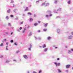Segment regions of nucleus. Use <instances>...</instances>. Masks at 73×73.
<instances>
[{
  "mask_svg": "<svg viewBox=\"0 0 73 73\" xmlns=\"http://www.w3.org/2000/svg\"><path fill=\"white\" fill-rule=\"evenodd\" d=\"M13 61H16V60H13Z\"/></svg>",
  "mask_w": 73,
  "mask_h": 73,
  "instance_id": "obj_63",
  "label": "nucleus"
},
{
  "mask_svg": "<svg viewBox=\"0 0 73 73\" xmlns=\"http://www.w3.org/2000/svg\"><path fill=\"white\" fill-rule=\"evenodd\" d=\"M54 64L55 65H56V66H60V63H57V62H55L54 63Z\"/></svg>",
  "mask_w": 73,
  "mask_h": 73,
  "instance_id": "obj_2",
  "label": "nucleus"
},
{
  "mask_svg": "<svg viewBox=\"0 0 73 73\" xmlns=\"http://www.w3.org/2000/svg\"><path fill=\"white\" fill-rule=\"evenodd\" d=\"M38 39L39 40H40L41 39V38L40 37H39L38 38Z\"/></svg>",
  "mask_w": 73,
  "mask_h": 73,
  "instance_id": "obj_39",
  "label": "nucleus"
},
{
  "mask_svg": "<svg viewBox=\"0 0 73 73\" xmlns=\"http://www.w3.org/2000/svg\"><path fill=\"white\" fill-rule=\"evenodd\" d=\"M53 47H55L56 46L54 45L53 46Z\"/></svg>",
  "mask_w": 73,
  "mask_h": 73,
  "instance_id": "obj_62",
  "label": "nucleus"
},
{
  "mask_svg": "<svg viewBox=\"0 0 73 73\" xmlns=\"http://www.w3.org/2000/svg\"><path fill=\"white\" fill-rule=\"evenodd\" d=\"M67 47H67V46H65V47L66 48H67Z\"/></svg>",
  "mask_w": 73,
  "mask_h": 73,
  "instance_id": "obj_60",
  "label": "nucleus"
},
{
  "mask_svg": "<svg viewBox=\"0 0 73 73\" xmlns=\"http://www.w3.org/2000/svg\"><path fill=\"white\" fill-rule=\"evenodd\" d=\"M65 71L66 72H68V70H65Z\"/></svg>",
  "mask_w": 73,
  "mask_h": 73,
  "instance_id": "obj_46",
  "label": "nucleus"
},
{
  "mask_svg": "<svg viewBox=\"0 0 73 73\" xmlns=\"http://www.w3.org/2000/svg\"><path fill=\"white\" fill-rule=\"evenodd\" d=\"M6 18L7 20H8L9 19V18H8V16H6Z\"/></svg>",
  "mask_w": 73,
  "mask_h": 73,
  "instance_id": "obj_31",
  "label": "nucleus"
},
{
  "mask_svg": "<svg viewBox=\"0 0 73 73\" xmlns=\"http://www.w3.org/2000/svg\"><path fill=\"white\" fill-rule=\"evenodd\" d=\"M70 65L69 64L67 65L66 66V69H68V68H70Z\"/></svg>",
  "mask_w": 73,
  "mask_h": 73,
  "instance_id": "obj_5",
  "label": "nucleus"
},
{
  "mask_svg": "<svg viewBox=\"0 0 73 73\" xmlns=\"http://www.w3.org/2000/svg\"><path fill=\"white\" fill-rule=\"evenodd\" d=\"M33 19L32 18H30L29 19V21H30V22H32V21H33Z\"/></svg>",
  "mask_w": 73,
  "mask_h": 73,
  "instance_id": "obj_10",
  "label": "nucleus"
},
{
  "mask_svg": "<svg viewBox=\"0 0 73 73\" xmlns=\"http://www.w3.org/2000/svg\"><path fill=\"white\" fill-rule=\"evenodd\" d=\"M35 40H37V38H36V37L35 36Z\"/></svg>",
  "mask_w": 73,
  "mask_h": 73,
  "instance_id": "obj_56",
  "label": "nucleus"
},
{
  "mask_svg": "<svg viewBox=\"0 0 73 73\" xmlns=\"http://www.w3.org/2000/svg\"><path fill=\"white\" fill-rule=\"evenodd\" d=\"M49 5V3H46L45 4V7H46V6H48Z\"/></svg>",
  "mask_w": 73,
  "mask_h": 73,
  "instance_id": "obj_11",
  "label": "nucleus"
},
{
  "mask_svg": "<svg viewBox=\"0 0 73 73\" xmlns=\"http://www.w3.org/2000/svg\"><path fill=\"white\" fill-rule=\"evenodd\" d=\"M8 26H11V23H9L8 24Z\"/></svg>",
  "mask_w": 73,
  "mask_h": 73,
  "instance_id": "obj_40",
  "label": "nucleus"
},
{
  "mask_svg": "<svg viewBox=\"0 0 73 73\" xmlns=\"http://www.w3.org/2000/svg\"><path fill=\"white\" fill-rule=\"evenodd\" d=\"M52 16V14H50L49 15V17H51V16Z\"/></svg>",
  "mask_w": 73,
  "mask_h": 73,
  "instance_id": "obj_47",
  "label": "nucleus"
},
{
  "mask_svg": "<svg viewBox=\"0 0 73 73\" xmlns=\"http://www.w3.org/2000/svg\"><path fill=\"white\" fill-rule=\"evenodd\" d=\"M23 57L24 58H25V59L26 60H27V59H28V56H27V55H23Z\"/></svg>",
  "mask_w": 73,
  "mask_h": 73,
  "instance_id": "obj_4",
  "label": "nucleus"
},
{
  "mask_svg": "<svg viewBox=\"0 0 73 73\" xmlns=\"http://www.w3.org/2000/svg\"><path fill=\"white\" fill-rule=\"evenodd\" d=\"M40 32V30H38L37 31V32L39 33Z\"/></svg>",
  "mask_w": 73,
  "mask_h": 73,
  "instance_id": "obj_49",
  "label": "nucleus"
},
{
  "mask_svg": "<svg viewBox=\"0 0 73 73\" xmlns=\"http://www.w3.org/2000/svg\"><path fill=\"white\" fill-rule=\"evenodd\" d=\"M46 47V45L45 44H43L42 46V48H45Z\"/></svg>",
  "mask_w": 73,
  "mask_h": 73,
  "instance_id": "obj_15",
  "label": "nucleus"
},
{
  "mask_svg": "<svg viewBox=\"0 0 73 73\" xmlns=\"http://www.w3.org/2000/svg\"><path fill=\"white\" fill-rule=\"evenodd\" d=\"M71 34L73 35V32H71Z\"/></svg>",
  "mask_w": 73,
  "mask_h": 73,
  "instance_id": "obj_59",
  "label": "nucleus"
},
{
  "mask_svg": "<svg viewBox=\"0 0 73 73\" xmlns=\"http://www.w3.org/2000/svg\"><path fill=\"white\" fill-rule=\"evenodd\" d=\"M68 3L69 4H70V1H69L68 2Z\"/></svg>",
  "mask_w": 73,
  "mask_h": 73,
  "instance_id": "obj_30",
  "label": "nucleus"
},
{
  "mask_svg": "<svg viewBox=\"0 0 73 73\" xmlns=\"http://www.w3.org/2000/svg\"><path fill=\"white\" fill-rule=\"evenodd\" d=\"M41 70H40L39 71V73H41Z\"/></svg>",
  "mask_w": 73,
  "mask_h": 73,
  "instance_id": "obj_51",
  "label": "nucleus"
},
{
  "mask_svg": "<svg viewBox=\"0 0 73 73\" xmlns=\"http://www.w3.org/2000/svg\"><path fill=\"white\" fill-rule=\"evenodd\" d=\"M6 45H8L9 44L8 43V42H7L6 43Z\"/></svg>",
  "mask_w": 73,
  "mask_h": 73,
  "instance_id": "obj_52",
  "label": "nucleus"
},
{
  "mask_svg": "<svg viewBox=\"0 0 73 73\" xmlns=\"http://www.w3.org/2000/svg\"><path fill=\"white\" fill-rule=\"evenodd\" d=\"M61 8H59L57 10H54V12L55 13H57L58 12V11H61Z\"/></svg>",
  "mask_w": 73,
  "mask_h": 73,
  "instance_id": "obj_1",
  "label": "nucleus"
},
{
  "mask_svg": "<svg viewBox=\"0 0 73 73\" xmlns=\"http://www.w3.org/2000/svg\"><path fill=\"white\" fill-rule=\"evenodd\" d=\"M4 45V43H2L0 44V46H3Z\"/></svg>",
  "mask_w": 73,
  "mask_h": 73,
  "instance_id": "obj_14",
  "label": "nucleus"
},
{
  "mask_svg": "<svg viewBox=\"0 0 73 73\" xmlns=\"http://www.w3.org/2000/svg\"><path fill=\"white\" fill-rule=\"evenodd\" d=\"M29 47L28 48V50L31 51V48H32V44H30L29 46Z\"/></svg>",
  "mask_w": 73,
  "mask_h": 73,
  "instance_id": "obj_3",
  "label": "nucleus"
},
{
  "mask_svg": "<svg viewBox=\"0 0 73 73\" xmlns=\"http://www.w3.org/2000/svg\"><path fill=\"white\" fill-rule=\"evenodd\" d=\"M19 29H20V30H21V29H22V27H20L19 28Z\"/></svg>",
  "mask_w": 73,
  "mask_h": 73,
  "instance_id": "obj_48",
  "label": "nucleus"
},
{
  "mask_svg": "<svg viewBox=\"0 0 73 73\" xmlns=\"http://www.w3.org/2000/svg\"><path fill=\"white\" fill-rule=\"evenodd\" d=\"M48 49V48H45V49L44 50V52H46V51H47V50Z\"/></svg>",
  "mask_w": 73,
  "mask_h": 73,
  "instance_id": "obj_19",
  "label": "nucleus"
},
{
  "mask_svg": "<svg viewBox=\"0 0 73 73\" xmlns=\"http://www.w3.org/2000/svg\"><path fill=\"white\" fill-rule=\"evenodd\" d=\"M68 53H71V50H68Z\"/></svg>",
  "mask_w": 73,
  "mask_h": 73,
  "instance_id": "obj_28",
  "label": "nucleus"
},
{
  "mask_svg": "<svg viewBox=\"0 0 73 73\" xmlns=\"http://www.w3.org/2000/svg\"><path fill=\"white\" fill-rule=\"evenodd\" d=\"M4 41H7V39H4Z\"/></svg>",
  "mask_w": 73,
  "mask_h": 73,
  "instance_id": "obj_50",
  "label": "nucleus"
},
{
  "mask_svg": "<svg viewBox=\"0 0 73 73\" xmlns=\"http://www.w3.org/2000/svg\"><path fill=\"white\" fill-rule=\"evenodd\" d=\"M38 25V24L37 23H35L34 25V26H37V25Z\"/></svg>",
  "mask_w": 73,
  "mask_h": 73,
  "instance_id": "obj_29",
  "label": "nucleus"
},
{
  "mask_svg": "<svg viewBox=\"0 0 73 73\" xmlns=\"http://www.w3.org/2000/svg\"><path fill=\"white\" fill-rule=\"evenodd\" d=\"M32 35V32H30L28 35V36H29H29H31Z\"/></svg>",
  "mask_w": 73,
  "mask_h": 73,
  "instance_id": "obj_9",
  "label": "nucleus"
},
{
  "mask_svg": "<svg viewBox=\"0 0 73 73\" xmlns=\"http://www.w3.org/2000/svg\"><path fill=\"white\" fill-rule=\"evenodd\" d=\"M57 33H60V29H57Z\"/></svg>",
  "mask_w": 73,
  "mask_h": 73,
  "instance_id": "obj_8",
  "label": "nucleus"
},
{
  "mask_svg": "<svg viewBox=\"0 0 73 73\" xmlns=\"http://www.w3.org/2000/svg\"><path fill=\"white\" fill-rule=\"evenodd\" d=\"M32 73H37V72L35 71H34Z\"/></svg>",
  "mask_w": 73,
  "mask_h": 73,
  "instance_id": "obj_42",
  "label": "nucleus"
},
{
  "mask_svg": "<svg viewBox=\"0 0 73 73\" xmlns=\"http://www.w3.org/2000/svg\"><path fill=\"white\" fill-rule=\"evenodd\" d=\"M27 73H29V71H27Z\"/></svg>",
  "mask_w": 73,
  "mask_h": 73,
  "instance_id": "obj_64",
  "label": "nucleus"
},
{
  "mask_svg": "<svg viewBox=\"0 0 73 73\" xmlns=\"http://www.w3.org/2000/svg\"><path fill=\"white\" fill-rule=\"evenodd\" d=\"M45 17H46V18H48L49 17V16L48 15H45Z\"/></svg>",
  "mask_w": 73,
  "mask_h": 73,
  "instance_id": "obj_20",
  "label": "nucleus"
},
{
  "mask_svg": "<svg viewBox=\"0 0 73 73\" xmlns=\"http://www.w3.org/2000/svg\"><path fill=\"white\" fill-rule=\"evenodd\" d=\"M23 16H25V15L23 14Z\"/></svg>",
  "mask_w": 73,
  "mask_h": 73,
  "instance_id": "obj_55",
  "label": "nucleus"
},
{
  "mask_svg": "<svg viewBox=\"0 0 73 73\" xmlns=\"http://www.w3.org/2000/svg\"><path fill=\"white\" fill-rule=\"evenodd\" d=\"M26 30V29H25V28L24 29V30L22 32V33H24L25 32V31Z\"/></svg>",
  "mask_w": 73,
  "mask_h": 73,
  "instance_id": "obj_16",
  "label": "nucleus"
},
{
  "mask_svg": "<svg viewBox=\"0 0 73 73\" xmlns=\"http://www.w3.org/2000/svg\"><path fill=\"white\" fill-rule=\"evenodd\" d=\"M13 32H12V33H11V35H12V34H13Z\"/></svg>",
  "mask_w": 73,
  "mask_h": 73,
  "instance_id": "obj_61",
  "label": "nucleus"
},
{
  "mask_svg": "<svg viewBox=\"0 0 73 73\" xmlns=\"http://www.w3.org/2000/svg\"><path fill=\"white\" fill-rule=\"evenodd\" d=\"M71 50H72V51L73 52V48L71 49Z\"/></svg>",
  "mask_w": 73,
  "mask_h": 73,
  "instance_id": "obj_58",
  "label": "nucleus"
},
{
  "mask_svg": "<svg viewBox=\"0 0 73 73\" xmlns=\"http://www.w3.org/2000/svg\"><path fill=\"white\" fill-rule=\"evenodd\" d=\"M14 3V1H11V3Z\"/></svg>",
  "mask_w": 73,
  "mask_h": 73,
  "instance_id": "obj_43",
  "label": "nucleus"
},
{
  "mask_svg": "<svg viewBox=\"0 0 73 73\" xmlns=\"http://www.w3.org/2000/svg\"><path fill=\"white\" fill-rule=\"evenodd\" d=\"M73 38V36L72 35L68 37V39H72Z\"/></svg>",
  "mask_w": 73,
  "mask_h": 73,
  "instance_id": "obj_6",
  "label": "nucleus"
},
{
  "mask_svg": "<svg viewBox=\"0 0 73 73\" xmlns=\"http://www.w3.org/2000/svg\"><path fill=\"white\" fill-rule=\"evenodd\" d=\"M6 50H8V48H6Z\"/></svg>",
  "mask_w": 73,
  "mask_h": 73,
  "instance_id": "obj_54",
  "label": "nucleus"
},
{
  "mask_svg": "<svg viewBox=\"0 0 73 73\" xmlns=\"http://www.w3.org/2000/svg\"><path fill=\"white\" fill-rule=\"evenodd\" d=\"M47 13L50 14L51 13V11H48L46 12Z\"/></svg>",
  "mask_w": 73,
  "mask_h": 73,
  "instance_id": "obj_12",
  "label": "nucleus"
},
{
  "mask_svg": "<svg viewBox=\"0 0 73 73\" xmlns=\"http://www.w3.org/2000/svg\"><path fill=\"white\" fill-rule=\"evenodd\" d=\"M58 72L59 73H61V70L59 69H58Z\"/></svg>",
  "mask_w": 73,
  "mask_h": 73,
  "instance_id": "obj_22",
  "label": "nucleus"
},
{
  "mask_svg": "<svg viewBox=\"0 0 73 73\" xmlns=\"http://www.w3.org/2000/svg\"><path fill=\"white\" fill-rule=\"evenodd\" d=\"M10 12H11L10 9H9L7 11V12L8 13H10Z\"/></svg>",
  "mask_w": 73,
  "mask_h": 73,
  "instance_id": "obj_24",
  "label": "nucleus"
},
{
  "mask_svg": "<svg viewBox=\"0 0 73 73\" xmlns=\"http://www.w3.org/2000/svg\"><path fill=\"white\" fill-rule=\"evenodd\" d=\"M46 31H47V29H44L43 30V31L44 32H46Z\"/></svg>",
  "mask_w": 73,
  "mask_h": 73,
  "instance_id": "obj_25",
  "label": "nucleus"
},
{
  "mask_svg": "<svg viewBox=\"0 0 73 73\" xmlns=\"http://www.w3.org/2000/svg\"><path fill=\"white\" fill-rule=\"evenodd\" d=\"M37 16V15L36 14H34V17H36Z\"/></svg>",
  "mask_w": 73,
  "mask_h": 73,
  "instance_id": "obj_37",
  "label": "nucleus"
},
{
  "mask_svg": "<svg viewBox=\"0 0 73 73\" xmlns=\"http://www.w3.org/2000/svg\"><path fill=\"white\" fill-rule=\"evenodd\" d=\"M10 42H11L12 43V42H13V40H11Z\"/></svg>",
  "mask_w": 73,
  "mask_h": 73,
  "instance_id": "obj_36",
  "label": "nucleus"
},
{
  "mask_svg": "<svg viewBox=\"0 0 73 73\" xmlns=\"http://www.w3.org/2000/svg\"><path fill=\"white\" fill-rule=\"evenodd\" d=\"M19 52H20V51L18 50V51H17L16 53H19Z\"/></svg>",
  "mask_w": 73,
  "mask_h": 73,
  "instance_id": "obj_34",
  "label": "nucleus"
},
{
  "mask_svg": "<svg viewBox=\"0 0 73 73\" xmlns=\"http://www.w3.org/2000/svg\"><path fill=\"white\" fill-rule=\"evenodd\" d=\"M14 44L15 45H17V43L16 42H15L14 43Z\"/></svg>",
  "mask_w": 73,
  "mask_h": 73,
  "instance_id": "obj_44",
  "label": "nucleus"
},
{
  "mask_svg": "<svg viewBox=\"0 0 73 73\" xmlns=\"http://www.w3.org/2000/svg\"><path fill=\"white\" fill-rule=\"evenodd\" d=\"M10 62V61L9 60H6V63H9Z\"/></svg>",
  "mask_w": 73,
  "mask_h": 73,
  "instance_id": "obj_26",
  "label": "nucleus"
},
{
  "mask_svg": "<svg viewBox=\"0 0 73 73\" xmlns=\"http://www.w3.org/2000/svg\"><path fill=\"white\" fill-rule=\"evenodd\" d=\"M9 33L8 32H6L5 33V34H6V35H8Z\"/></svg>",
  "mask_w": 73,
  "mask_h": 73,
  "instance_id": "obj_38",
  "label": "nucleus"
},
{
  "mask_svg": "<svg viewBox=\"0 0 73 73\" xmlns=\"http://www.w3.org/2000/svg\"><path fill=\"white\" fill-rule=\"evenodd\" d=\"M10 17H13V15H10Z\"/></svg>",
  "mask_w": 73,
  "mask_h": 73,
  "instance_id": "obj_41",
  "label": "nucleus"
},
{
  "mask_svg": "<svg viewBox=\"0 0 73 73\" xmlns=\"http://www.w3.org/2000/svg\"><path fill=\"white\" fill-rule=\"evenodd\" d=\"M57 60H60V58H58L57 59Z\"/></svg>",
  "mask_w": 73,
  "mask_h": 73,
  "instance_id": "obj_57",
  "label": "nucleus"
},
{
  "mask_svg": "<svg viewBox=\"0 0 73 73\" xmlns=\"http://www.w3.org/2000/svg\"><path fill=\"white\" fill-rule=\"evenodd\" d=\"M17 11H18V10L16 9H14L13 10V11L15 13H16Z\"/></svg>",
  "mask_w": 73,
  "mask_h": 73,
  "instance_id": "obj_7",
  "label": "nucleus"
},
{
  "mask_svg": "<svg viewBox=\"0 0 73 73\" xmlns=\"http://www.w3.org/2000/svg\"><path fill=\"white\" fill-rule=\"evenodd\" d=\"M28 15H32V13H28Z\"/></svg>",
  "mask_w": 73,
  "mask_h": 73,
  "instance_id": "obj_33",
  "label": "nucleus"
},
{
  "mask_svg": "<svg viewBox=\"0 0 73 73\" xmlns=\"http://www.w3.org/2000/svg\"><path fill=\"white\" fill-rule=\"evenodd\" d=\"M54 4H57V1L56 0H55L54 1Z\"/></svg>",
  "mask_w": 73,
  "mask_h": 73,
  "instance_id": "obj_18",
  "label": "nucleus"
},
{
  "mask_svg": "<svg viewBox=\"0 0 73 73\" xmlns=\"http://www.w3.org/2000/svg\"><path fill=\"white\" fill-rule=\"evenodd\" d=\"M28 10H29V9H28V7H26V8L25 10V11H28Z\"/></svg>",
  "mask_w": 73,
  "mask_h": 73,
  "instance_id": "obj_27",
  "label": "nucleus"
},
{
  "mask_svg": "<svg viewBox=\"0 0 73 73\" xmlns=\"http://www.w3.org/2000/svg\"><path fill=\"white\" fill-rule=\"evenodd\" d=\"M51 38H52L50 36H48L47 37V39L48 40H50Z\"/></svg>",
  "mask_w": 73,
  "mask_h": 73,
  "instance_id": "obj_17",
  "label": "nucleus"
},
{
  "mask_svg": "<svg viewBox=\"0 0 73 73\" xmlns=\"http://www.w3.org/2000/svg\"><path fill=\"white\" fill-rule=\"evenodd\" d=\"M45 3H42L41 5V6H44V7H45Z\"/></svg>",
  "mask_w": 73,
  "mask_h": 73,
  "instance_id": "obj_13",
  "label": "nucleus"
},
{
  "mask_svg": "<svg viewBox=\"0 0 73 73\" xmlns=\"http://www.w3.org/2000/svg\"><path fill=\"white\" fill-rule=\"evenodd\" d=\"M15 19L16 20H17L19 19V17H16L15 18Z\"/></svg>",
  "mask_w": 73,
  "mask_h": 73,
  "instance_id": "obj_21",
  "label": "nucleus"
},
{
  "mask_svg": "<svg viewBox=\"0 0 73 73\" xmlns=\"http://www.w3.org/2000/svg\"><path fill=\"white\" fill-rule=\"evenodd\" d=\"M17 31L18 32H20V30L19 29H17Z\"/></svg>",
  "mask_w": 73,
  "mask_h": 73,
  "instance_id": "obj_45",
  "label": "nucleus"
},
{
  "mask_svg": "<svg viewBox=\"0 0 73 73\" xmlns=\"http://www.w3.org/2000/svg\"><path fill=\"white\" fill-rule=\"evenodd\" d=\"M23 24V21H22V22H21L20 23V24L21 25V24Z\"/></svg>",
  "mask_w": 73,
  "mask_h": 73,
  "instance_id": "obj_35",
  "label": "nucleus"
},
{
  "mask_svg": "<svg viewBox=\"0 0 73 73\" xmlns=\"http://www.w3.org/2000/svg\"><path fill=\"white\" fill-rule=\"evenodd\" d=\"M38 23H41V21H38Z\"/></svg>",
  "mask_w": 73,
  "mask_h": 73,
  "instance_id": "obj_53",
  "label": "nucleus"
},
{
  "mask_svg": "<svg viewBox=\"0 0 73 73\" xmlns=\"http://www.w3.org/2000/svg\"><path fill=\"white\" fill-rule=\"evenodd\" d=\"M48 25V23H46V24H44V27H47Z\"/></svg>",
  "mask_w": 73,
  "mask_h": 73,
  "instance_id": "obj_23",
  "label": "nucleus"
},
{
  "mask_svg": "<svg viewBox=\"0 0 73 73\" xmlns=\"http://www.w3.org/2000/svg\"><path fill=\"white\" fill-rule=\"evenodd\" d=\"M39 1H36V4H38V3H39Z\"/></svg>",
  "mask_w": 73,
  "mask_h": 73,
  "instance_id": "obj_32",
  "label": "nucleus"
}]
</instances>
